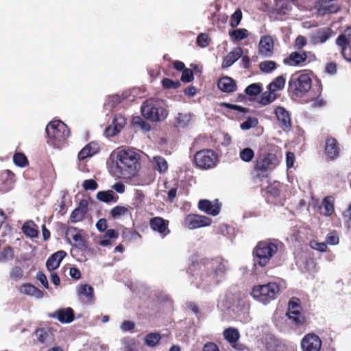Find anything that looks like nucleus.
Here are the masks:
<instances>
[{"mask_svg":"<svg viewBox=\"0 0 351 351\" xmlns=\"http://www.w3.org/2000/svg\"><path fill=\"white\" fill-rule=\"evenodd\" d=\"M141 168L140 155L130 149H124L117 154L116 164L112 167L119 178L128 179L134 177Z\"/></svg>","mask_w":351,"mask_h":351,"instance_id":"nucleus-1","label":"nucleus"},{"mask_svg":"<svg viewBox=\"0 0 351 351\" xmlns=\"http://www.w3.org/2000/svg\"><path fill=\"white\" fill-rule=\"evenodd\" d=\"M201 263L203 269L201 274L202 282L206 285H217L226 273L224 259L221 256L213 258H204Z\"/></svg>","mask_w":351,"mask_h":351,"instance_id":"nucleus-2","label":"nucleus"},{"mask_svg":"<svg viewBox=\"0 0 351 351\" xmlns=\"http://www.w3.org/2000/svg\"><path fill=\"white\" fill-rule=\"evenodd\" d=\"M47 143L56 148H61L70 135L67 125L60 120H54L46 126Z\"/></svg>","mask_w":351,"mask_h":351,"instance_id":"nucleus-3","label":"nucleus"},{"mask_svg":"<svg viewBox=\"0 0 351 351\" xmlns=\"http://www.w3.org/2000/svg\"><path fill=\"white\" fill-rule=\"evenodd\" d=\"M278 164V159L273 153L260 154L256 159L252 173L254 178L262 181L269 176V172Z\"/></svg>","mask_w":351,"mask_h":351,"instance_id":"nucleus-4","label":"nucleus"},{"mask_svg":"<svg viewBox=\"0 0 351 351\" xmlns=\"http://www.w3.org/2000/svg\"><path fill=\"white\" fill-rule=\"evenodd\" d=\"M278 245L271 240L260 241L253 250V256L255 265L264 267L271 258L276 254Z\"/></svg>","mask_w":351,"mask_h":351,"instance_id":"nucleus-5","label":"nucleus"},{"mask_svg":"<svg viewBox=\"0 0 351 351\" xmlns=\"http://www.w3.org/2000/svg\"><path fill=\"white\" fill-rule=\"evenodd\" d=\"M280 292V285L277 282H269L265 285H254L252 289L251 295L255 300L263 304H267L275 300Z\"/></svg>","mask_w":351,"mask_h":351,"instance_id":"nucleus-6","label":"nucleus"},{"mask_svg":"<svg viewBox=\"0 0 351 351\" xmlns=\"http://www.w3.org/2000/svg\"><path fill=\"white\" fill-rule=\"evenodd\" d=\"M311 86L312 80L308 74L296 72L289 79L288 92L292 95L301 97L311 89Z\"/></svg>","mask_w":351,"mask_h":351,"instance_id":"nucleus-7","label":"nucleus"},{"mask_svg":"<svg viewBox=\"0 0 351 351\" xmlns=\"http://www.w3.org/2000/svg\"><path fill=\"white\" fill-rule=\"evenodd\" d=\"M142 115L152 121L164 120L168 113L163 107L162 101L150 98L145 101L141 106Z\"/></svg>","mask_w":351,"mask_h":351,"instance_id":"nucleus-8","label":"nucleus"},{"mask_svg":"<svg viewBox=\"0 0 351 351\" xmlns=\"http://www.w3.org/2000/svg\"><path fill=\"white\" fill-rule=\"evenodd\" d=\"M217 153L210 149H204L197 152L194 156L195 165L201 169H210L218 163Z\"/></svg>","mask_w":351,"mask_h":351,"instance_id":"nucleus-9","label":"nucleus"},{"mask_svg":"<svg viewBox=\"0 0 351 351\" xmlns=\"http://www.w3.org/2000/svg\"><path fill=\"white\" fill-rule=\"evenodd\" d=\"M212 219L210 217L197 214H189L184 218V226L189 229H196L211 224Z\"/></svg>","mask_w":351,"mask_h":351,"instance_id":"nucleus-10","label":"nucleus"},{"mask_svg":"<svg viewBox=\"0 0 351 351\" xmlns=\"http://www.w3.org/2000/svg\"><path fill=\"white\" fill-rule=\"evenodd\" d=\"M308 62L307 52L305 51H293L283 60L285 64L291 66H303Z\"/></svg>","mask_w":351,"mask_h":351,"instance_id":"nucleus-11","label":"nucleus"},{"mask_svg":"<svg viewBox=\"0 0 351 351\" xmlns=\"http://www.w3.org/2000/svg\"><path fill=\"white\" fill-rule=\"evenodd\" d=\"M322 341L319 337L314 333L306 335L302 339L301 348L303 351H319Z\"/></svg>","mask_w":351,"mask_h":351,"instance_id":"nucleus-12","label":"nucleus"},{"mask_svg":"<svg viewBox=\"0 0 351 351\" xmlns=\"http://www.w3.org/2000/svg\"><path fill=\"white\" fill-rule=\"evenodd\" d=\"M149 223L150 228L153 231L158 232L162 238L170 233V230L169 229V221L161 217H154L151 218Z\"/></svg>","mask_w":351,"mask_h":351,"instance_id":"nucleus-13","label":"nucleus"},{"mask_svg":"<svg viewBox=\"0 0 351 351\" xmlns=\"http://www.w3.org/2000/svg\"><path fill=\"white\" fill-rule=\"evenodd\" d=\"M15 175L10 170H5L0 173V192L7 193L14 188Z\"/></svg>","mask_w":351,"mask_h":351,"instance_id":"nucleus-14","label":"nucleus"},{"mask_svg":"<svg viewBox=\"0 0 351 351\" xmlns=\"http://www.w3.org/2000/svg\"><path fill=\"white\" fill-rule=\"evenodd\" d=\"M275 114L279 122L280 128L284 131H289L292 128L291 119L289 112L284 107L278 106L275 109Z\"/></svg>","mask_w":351,"mask_h":351,"instance_id":"nucleus-15","label":"nucleus"},{"mask_svg":"<svg viewBox=\"0 0 351 351\" xmlns=\"http://www.w3.org/2000/svg\"><path fill=\"white\" fill-rule=\"evenodd\" d=\"M198 208L208 215L216 216L221 210V204L218 199H215L214 202L208 199H200L198 202Z\"/></svg>","mask_w":351,"mask_h":351,"instance_id":"nucleus-16","label":"nucleus"},{"mask_svg":"<svg viewBox=\"0 0 351 351\" xmlns=\"http://www.w3.org/2000/svg\"><path fill=\"white\" fill-rule=\"evenodd\" d=\"M324 152L328 160L336 159L340 153L339 144L337 139L332 137L328 138L326 141Z\"/></svg>","mask_w":351,"mask_h":351,"instance_id":"nucleus-17","label":"nucleus"},{"mask_svg":"<svg viewBox=\"0 0 351 351\" xmlns=\"http://www.w3.org/2000/svg\"><path fill=\"white\" fill-rule=\"evenodd\" d=\"M274 41L270 36L261 37L258 45V52L264 57H270L273 54Z\"/></svg>","mask_w":351,"mask_h":351,"instance_id":"nucleus-18","label":"nucleus"},{"mask_svg":"<svg viewBox=\"0 0 351 351\" xmlns=\"http://www.w3.org/2000/svg\"><path fill=\"white\" fill-rule=\"evenodd\" d=\"M88 212V202L86 199H82L77 208L71 213L70 221L72 223H77L84 219L85 215Z\"/></svg>","mask_w":351,"mask_h":351,"instance_id":"nucleus-19","label":"nucleus"},{"mask_svg":"<svg viewBox=\"0 0 351 351\" xmlns=\"http://www.w3.org/2000/svg\"><path fill=\"white\" fill-rule=\"evenodd\" d=\"M243 50L241 47H237L230 51L223 59L221 67L228 68L238 60L243 55Z\"/></svg>","mask_w":351,"mask_h":351,"instance_id":"nucleus-20","label":"nucleus"},{"mask_svg":"<svg viewBox=\"0 0 351 351\" xmlns=\"http://www.w3.org/2000/svg\"><path fill=\"white\" fill-rule=\"evenodd\" d=\"M51 317L56 318L61 323H71L74 320L75 315L73 310L68 307L57 310Z\"/></svg>","mask_w":351,"mask_h":351,"instance_id":"nucleus-21","label":"nucleus"},{"mask_svg":"<svg viewBox=\"0 0 351 351\" xmlns=\"http://www.w3.org/2000/svg\"><path fill=\"white\" fill-rule=\"evenodd\" d=\"M332 33L330 27L319 29L311 36V41L314 45L324 43L332 36Z\"/></svg>","mask_w":351,"mask_h":351,"instance_id":"nucleus-22","label":"nucleus"},{"mask_svg":"<svg viewBox=\"0 0 351 351\" xmlns=\"http://www.w3.org/2000/svg\"><path fill=\"white\" fill-rule=\"evenodd\" d=\"M217 87L222 92L231 93L237 90V85L235 81L230 77H221L217 82Z\"/></svg>","mask_w":351,"mask_h":351,"instance_id":"nucleus-23","label":"nucleus"},{"mask_svg":"<svg viewBox=\"0 0 351 351\" xmlns=\"http://www.w3.org/2000/svg\"><path fill=\"white\" fill-rule=\"evenodd\" d=\"M99 146L97 143L90 142L87 144L77 155L80 160H84L87 158L92 157L99 152Z\"/></svg>","mask_w":351,"mask_h":351,"instance_id":"nucleus-24","label":"nucleus"},{"mask_svg":"<svg viewBox=\"0 0 351 351\" xmlns=\"http://www.w3.org/2000/svg\"><path fill=\"white\" fill-rule=\"evenodd\" d=\"M66 254L64 251L61 250L51 255L46 262V267L47 269L53 271L58 268Z\"/></svg>","mask_w":351,"mask_h":351,"instance_id":"nucleus-25","label":"nucleus"},{"mask_svg":"<svg viewBox=\"0 0 351 351\" xmlns=\"http://www.w3.org/2000/svg\"><path fill=\"white\" fill-rule=\"evenodd\" d=\"M325 0H317L315 2V7L320 14L324 15L326 14L337 13L340 10V7L337 4L332 3L325 5Z\"/></svg>","mask_w":351,"mask_h":351,"instance_id":"nucleus-26","label":"nucleus"},{"mask_svg":"<svg viewBox=\"0 0 351 351\" xmlns=\"http://www.w3.org/2000/svg\"><path fill=\"white\" fill-rule=\"evenodd\" d=\"M96 197L99 201L107 204L111 202L115 203L119 198V196L111 190L99 191L96 195Z\"/></svg>","mask_w":351,"mask_h":351,"instance_id":"nucleus-27","label":"nucleus"},{"mask_svg":"<svg viewBox=\"0 0 351 351\" xmlns=\"http://www.w3.org/2000/svg\"><path fill=\"white\" fill-rule=\"evenodd\" d=\"M68 232L71 233L74 232L75 233L72 234V239L76 243V247H79L82 250H86L88 249V242L83 238L80 231L77 232V228H70L67 230Z\"/></svg>","mask_w":351,"mask_h":351,"instance_id":"nucleus-28","label":"nucleus"},{"mask_svg":"<svg viewBox=\"0 0 351 351\" xmlns=\"http://www.w3.org/2000/svg\"><path fill=\"white\" fill-rule=\"evenodd\" d=\"M21 229L27 237L36 238L38 235V226L32 220L25 222Z\"/></svg>","mask_w":351,"mask_h":351,"instance_id":"nucleus-29","label":"nucleus"},{"mask_svg":"<svg viewBox=\"0 0 351 351\" xmlns=\"http://www.w3.org/2000/svg\"><path fill=\"white\" fill-rule=\"evenodd\" d=\"M35 335L38 341L41 343H46L53 339L52 332L49 328H40L36 330Z\"/></svg>","mask_w":351,"mask_h":351,"instance_id":"nucleus-30","label":"nucleus"},{"mask_svg":"<svg viewBox=\"0 0 351 351\" xmlns=\"http://www.w3.org/2000/svg\"><path fill=\"white\" fill-rule=\"evenodd\" d=\"M20 292L23 294L35 296L37 298H41L43 296V293L41 290L29 283L22 285L20 288Z\"/></svg>","mask_w":351,"mask_h":351,"instance_id":"nucleus-31","label":"nucleus"},{"mask_svg":"<svg viewBox=\"0 0 351 351\" xmlns=\"http://www.w3.org/2000/svg\"><path fill=\"white\" fill-rule=\"evenodd\" d=\"M131 212L129 206H116L110 211V216L113 219H120L122 216H131Z\"/></svg>","mask_w":351,"mask_h":351,"instance_id":"nucleus-32","label":"nucleus"},{"mask_svg":"<svg viewBox=\"0 0 351 351\" xmlns=\"http://www.w3.org/2000/svg\"><path fill=\"white\" fill-rule=\"evenodd\" d=\"M322 207L321 209H323L322 213L324 215L330 217L334 213V199L332 196H327L324 197L322 200Z\"/></svg>","mask_w":351,"mask_h":351,"instance_id":"nucleus-33","label":"nucleus"},{"mask_svg":"<svg viewBox=\"0 0 351 351\" xmlns=\"http://www.w3.org/2000/svg\"><path fill=\"white\" fill-rule=\"evenodd\" d=\"M224 339L230 344L236 343L240 338L238 329L232 327L226 328L223 332Z\"/></svg>","mask_w":351,"mask_h":351,"instance_id":"nucleus-34","label":"nucleus"},{"mask_svg":"<svg viewBox=\"0 0 351 351\" xmlns=\"http://www.w3.org/2000/svg\"><path fill=\"white\" fill-rule=\"evenodd\" d=\"M287 315L291 323L297 326H300L306 322V317L301 311H291L287 313Z\"/></svg>","mask_w":351,"mask_h":351,"instance_id":"nucleus-35","label":"nucleus"},{"mask_svg":"<svg viewBox=\"0 0 351 351\" xmlns=\"http://www.w3.org/2000/svg\"><path fill=\"white\" fill-rule=\"evenodd\" d=\"M154 169L159 173H165L168 169V163L165 158L160 156H156L153 158Z\"/></svg>","mask_w":351,"mask_h":351,"instance_id":"nucleus-36","label":"nucleus"},{"mask_svg":"<svg viewBox=\"0 0 351 351\" xmlns=\"http://www.w3.org/2000/svg\"><path fill=\"white\" fill-rule=\"evenodd\" d=\"M285 82L286 80L282 75L278 76L269 84L267 89L274 92L280 90L285 87Z\"/></svg>","mask_w":351,"mask_h":351,"instance_id":"nucleus-37","label":"nucleus"},{"mask_svg":"<svg viewBox=\"0 0 351 351\" xmlns=\"http://www.w3.org/2000/svg\"><path fill=\"white\" fill-rule=\"evenodd\" d=\"M335 43L339 47L351 43V27H346L343 32L338 36Z\"/></svg>","mask_w":351,"mask_h":351,"instance_id":"nucleus-38","label":"nucleus"},{"mask_svg":"<svg viewBox=\"0 0 351 351\" xmlns=\"http://www.w3.org/2000/svg\"><path fill=\"white\" fill-rule=\"evenodd\" d=\"M276 99L275 92L268 90L261 94L258 103L263 106H266L273 102Z\"/></svg>","mask_w":351,"mask_h":351,"instance_id":"nucleus-39","label":"nucleus"},{"mask_svg":"<svg viewBox=\"0 0 351 351\" xmlns=\"http://www.w3.org/2000/svg\"><path fill=\"white\" fill-rule=\"evenodd\" d=\"M262 90L263 84L261 83H253L245 88V93L250 97H255L259 95Z\"/></svg>","mask_w":351,"mask_h":351,"instance_id":"nucleus-40","label":"nucleus"},{"mask_svg":"<svg viewBox=\"0 0 351 351\" xmlns=\"http://www.w3.org/2000/svg\"><path fill=\"white\" fill-rule=\"evenodd\" d=\"M229 35L232 40L239 41L247 38L248 32L245 29H236L230 32Z\"/></svg>","mask_w":351,"mask_h":351,"instance_id":"nucleus-41","label":"nucleus"},{"mask_svg":"<svg viewBox=\"0 0 351 351\" xmlns=\"http://www.w3.org/2000/svg\"><path fill=\"white\" fill-rule=\"evenodd\" d=\"M160 339L159 333L151 332L145 337V343L148 346L153 347L160 341Z\"/></svg>","mask_w":351,"mask_h":351,"instance_id":"nucleus-42","label":"nucleus"},{"mask_svg":"<svg viewBox=\"0 0 351 351\" xmlns=\"http://www.w3.org/2000/svg\"><path fill=\"white\" fill-rule=\"evenodd\" d=\"M14 164L19 167H24L28 165V160L23 153L16 152L13 156Z\"/></svg>","mask_w":351,"mask_h":351,"instance_id":"nucleus-43","label":"nucleus"},{"mask_svg":"<svg viewBox=\"0 0 351 351\" xmlns=\"http://www.w3.org/2000/svg\"><path fill=\"white\" fill-rule=\"evenodd\" d=\"M239 156L243 161L249 162L254 158V152L250 147H245L240 151Z\"/></svg>","mask_w":351,"mask_h":351,"instance_id":"nucleus-44","label":"nucleus"},{"mask_svg":"<svg viewBox=\"0 0 351 351\" xmlns=\"http://www.w3.org/2000/svg\"><path fill=\"white\" fill-rule=\"evenodd\" d=\"M277 64L274 61L266 60L260 63L259 68L261 71L268 73L275 70Z\"/></svg>","mask_w":351,"mask_h":351,"instance_id":"nucleus-45","label":"nucleus"},{"mask_svg":"<svg viewBox=\"0 0 351 351\" xmlns=\"http://www.w3.org/2000/svg\"><path fill=\"white\" fill-rule=\"evenodd\" d=\"M14 257V251L12 247L6 246L0 250V261H5Z\"/></svg>","mask_w":351,"mask_h":351,"instance_id":"nucleus-46","label":"nucleus"},{"mask_svg":"<svg viewBox=\"0 0 351 351\" xmlns=\"http://www.w3.org/2000/svg\"><path fill=\"white\" fill-rule=\"evenodd\" d=\"M162 85L165 89H176L181 86V84L179 81H173L169 78H164L162 79Z\"/></svg>","mask_w":351,"mask_h":351,"instance_id":"nucleus-47","label":"nucleus"},{"mask_svg":"<svg viewBox=\"0 0 351 351\" xmlns=\"http://www.w3.org/2000/svg\"><path fill=\"white\" fill-rule=\"evenodd\" d=\"M339 47L341 48V54L343 59L351 63V43Z\"/></svg>","mask_w":351,"mask_h":351,"instance_id":"nucleus-48","label":"nucleus"},{"mask_svg":"<svg viewBox=\"0 0 351 351\" xmlns=\"http://www.w3.org/2000/svg\"><path fill=\"white\" fill-rule=\"evenodd\" d=\"M242 19V12L241 11L238 9L231 16L230 21V25L232 27H237Z\"/></svg>","mask_w":351,"mask_h":351,"instance_id":"nucleus-49","label":"nucleus"},{"mask_svg":"<svg viewBox=\"0 0 351 351\" xmlns=\"http://www.w3.org/2000/svg\"><path fill=\"white\" fill-rule=\"evenodd\" d=\"M197 44L201 47H206L210 45L208 35L206 33H201L197 37Z\"/></svg>","mask_w":351,"mask_h":351,"instance_id":"nucleus-50","label":"nucleus"},{"mask_svg":"<svg viewBox=\"0 0 351 351\" xmlns=\"http://www.w3.org/2000/svg\"><path fill=\"white\" fill-rule=\"evenodd\" d=\"M194 75L191 69L186 68L182 71L181 80L184 83H189L193 81Z\"/></svg>","mask_w":351,"mask_h":351,"instance_id":"nucleus-51","label":"nucleus"},{"mask_svg":"<svg viewBox=\"0 0 351 351\" xmlns=\"http://www.w3.org/2000/svg\"><path fill=\"white\" fill-rule=\"evenodd\" d=\"M10 276L14 280H19L23 277V271L21 267L19 266L14 267L10 273Z\"/></svg>","mask_w":351,"mask_h":351,"instance_id":"nucleus-52","label":"nucleus"},{"mask_svg":"<svg viewBox=\"0 0 351 351\" xmlns=\"http://www.w3.org/2000/svg\"><path fill=\"white\" fill-rule=\"evenodd\" d=\"M219 105L221 106H223V107H226V108L231 109V110H237V111H239L240 112L245 113V112H249V109L248 108H244V107H243L241 106L226 103V102H221Z\"/></svg>","mask_w":351,"mask_h":351,"instance_id":"nucleus-53","label":"nucleus"},{"mask_svg":"<svg viewBox=\"0 0 351 351\" xmlns=\"http://www.w3.org/2000/svg\"><path fill=\"white\" fill-rule=\"evenodd\" d=\"M339 241V238L336 231L329 232L326 237V242L329 245H336Z\"/></svg>","mask_w":351,"mask_h":351,"instance_id":"nucleus-54","label":"nucleus"},{"mask_svg":"<svg viewBox=\"0 0 351 351\" xmlns=\"http://www.w3.org/2000/svg\"><path fill=\"white\" fill-rule=\"evenodd\" d=\"M83 188L86 190H96L98 188L97 182L93 179L85 180L82 184Z\"/></svg>","mask_w":351,"mask_h":351,"instance_id":"nucleus-55","label":"nucleus"},{"mask_svg":"<svg viewBox=\"0 0 351 351\" xmlns=\"http://www.w3.org/2000/svg\"><path fill=\"white\" fill-rule=\"evenodd\" d=\"M189 120L190 117L188 114L179 113L176 118V123L180 127H184Z\"/></svg>","mask_w":351,"mask_h":351,"instance_id":"nucleus-56","label":"nucleus"},{"mask_svg":"<svg viewBox=\"0 0 351 351\" xmlns=\"http://www.w3.org/2000/svg\"><path fill=\"white\" fill-rule=\"evenodd\" d=\"M79 293L81 295L90 298L93 294V289L90 285L85 284L80 287Z\"/></svg>","mask_w":351,"mask_h":351,"instance_id":"nucleus-57","label":"nucleus"},{"mask_svg":"<svg viewBox=\"0 0 351 351\" xmlns=\"http://www.w3.org/2000/svg\"><path fill=\"white\" fill-rule=\"evenodd\" d=\"M257 123L256 119H252L249 117L241 124V128L244 130H250V128L254 127Z\"/></svg>","mask_w":351,"mask_h":351,"instance_id":"nucleus-58","label":"nucleus"},{"mask_svg":"<svg viewBox=\"0 0 351 351\" xmlns=\"http://www.w3.org/2000/svg\"><path fill=\"white\" fill-rule=\"evenodd\" d=\"M306 45V39L303 36H298L294 42V47L298 50L302 49Z\"/></svg>","mask_w":351,"mask_h":351,"instance_id":"nucleus-59","label":"nucleus"},{"mask_svg":"<svg viewBox=\"0 0 351 351\" xmlns=\"http://www.w3.org/2000/svg\"><path fill=\"white\" fill-rule=\"evenodd\" d=\"M119 237V232L117 230L114 229H108L106 230L103 238H107L109 239H116Z\"/></svg>","mask_w":351,"mask_h":351,"instance_id":"nucleus-60","label":"nucleus"},{"mask_svg":"<svg viewBox=\"0 0 351 351\" xmlns=\"http://www.w3.org/2000/svg\"><path fill=\"white\" fill-rule=\"evenodd\" d=\"M343 217L348 228H350L351 222V202L350 204L349 205L348 208L343 212Z\"/></svg>","mask_w":351,"mask_h":351,"instance_id":"nucleus-61","label":"nucleus"},{"mask_svg":"<svg viewBox=\"0 0 351 351\" xmlns=\"http://www.w3.org/2000/svg\"><path fill=\"white\" fill-rule=\"evenodd\" d=\"M96 227L99 232H104L107 230V220L104 218L100 219L96 223Z\"/></svg>","mask_w":351,"mask_h":351,"instance_id":"nucleus-62","label":"nucleus"},{"mask_svg":"<svg viewBox=\"0 0 351 351\" xmlns=\"http://www.w3.org/2000/svg\"><path fill=\"white\" fill-rule=\"evenodd\" d=\"M135 327V324L133 322L129 320H125L123 322L121 326V329L123 331H128L133 330Z\"/></svg>","mask_w":351,"mask_h":351,"instance_id":"nucleus-63","label":"nucleus"},{"mask_svg":"<svg viewBox=\"0 0 351 351\" xmlns=\"http://www.w3.org/2000/svg\"><path fill=\"white\" fill-rule=\"evenodd\" d=\"M202 351H219V350L215 343L208 342L204 344Z\"/></svg>","mask_w":351,"mask_h":351,"instance_id":"nucleus-64","label":"nucleus"}]
</instances>
